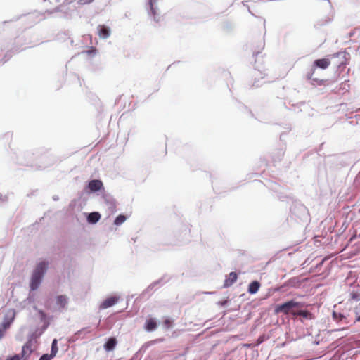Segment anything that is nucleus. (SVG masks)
I'll return each instance as SVG.
<instances>
[{
    "label": "nucleus",
    "instance_id": "obj_1",
    "mask_svg": "<svg viewBox=\"0 0 360 360\" xmlns=\"http://www.w3.org/2000/svg\"><path fill=\"white\" fill-rule=\"evenodd\" d=\"M48 266L49 262L46 261H41L37 264L30 283V287L32 290H35L39 288Z\"/></svg>",
    "mask_w": 360,
    "mask_h": 360
},
{
    "label": "nucleus",
    "instance_id": "obj_2",
    "mask_svg": "<svg viewBox=\"0 0 360 360\" xmlns=\"http://www.w3.org/2000/svg\"><path fill=\"white\" fill-rule=\"evenodd\" d=\"M303 307V304L293 300L288 301L276 307L275 314L283 313L285 315L291 314L296 316L298 309Z\"/></svg>",
    "mask_w": 360,
    "mask_h": 360
},
{
    "label": "nucleus",
    "instance_id": "obj_3",
    "mask_svg": "<svg viewBox=\"0 0 360 360\" xmlns=\"http://www.w3.org/2000/svg\"><path fill=\"white\" fill-rule=\"evenodd\" d=\"M348 56L349 54L345 51L338 52L328 56L330 58V62L333 61V64L338 69H344L345 68L349 60Z\"/></svg>",
    "mask_w": 360,
    "mask_h": 360
},
{
    "label": "nucleus",
    "instance_id": "obj_4",
    "mask_svg": "<svg viewBox=\"0 0 360 360\" xmlns=\"http://www.w3.org/2000/svg\"><path fill=\"white\" fill-rule=\"evenodd\" d=\"M330 63V58L329 57L327 58H321L315 60L313 63L311 72L307 74V79H312L313 75L315 72L316 68L325 70L329 67Z\"/></svg>",
    "mask_w": 360,
    "mask_h": 360
},
{
    "label": "nucleus",
    "instance_id": "obj_5",
    "mask_svg": "<svg viewBox=\"0 0 360 360\" xmlns=\"http://www.w3.org/2000/svg\"><path fill=\"white\" fill-rule=\"evenodd\" d=\"M98 34L100 38L107 39L110 35V29L103 25H100L98 26Z\"/></svg>",
    "mask_w": 360,
    "mask_h": 360
},
{
    "label": "nucleus",
    "instance_id": "obj_6",
    "mask_svg": "<svg viewBox=\"0 0 360 360\" xmlns=\"http://www.w3.org/2000/svg\"><path fill=\"white\" fill-rule=\"evenodd\" d=\"M103 182L101 180H91L89 181L88 188L93 192L98 191L103 188Z\"/></svg>",
    "mask_w": 360,
    "mask_h": 360
},
{
    "label": "nucleus",
    "instance_id": "obj_7",
    "mask_svg": "<svg viewBox=\"0 0 360 360\" xmlns=\"http://www.w3.org/2000/svg\"><path fill=\"white\" fill-rule=\"evenodd\" d=\"M238 275L236 272H231L226 277L224 283V287L228 288L232 285L237 280Z\"/></svg>",
    "mask_w": 360,
    "mask_h": 360
},
{
    "label": "nucleus",
    "instance_id": "obj_8",
    "mask_svg": "<svg viewBox=\"0 0 360 360\" xmlns=\"http://www.w3.org/2000/svg\"><path fill=\"white\" fill-rule=\"evenodd\" d=\"M117 298L115 297H110L105 300L100 305V308L102 309H107L113 306L117 302Z\"/></svg>",
    "mask_w": 360,
    "mask_h": 360
},
{
    "label": "nucleus",
    "instance_id": "obj_9",
    "mask_svg": "<svg viewBox=\"0 0 360 360\" xmlns=\"http://www.w3.org/2000/svg\"><path fill=\"white\" fill-rule=\"evenodd\" d=\"M259 288L260 283L257 281H254L250 283L248 286V292L250 294H255L259 290Z\"/></svg>",
    "mask_w": 360,
    "mask_h": 360
},
{
    "label": "nucleus",
    "instance_id": "obj_10",
    "mask_svg": "<svg viewBox=\"0 0 360 360\" xmlns=\"http://www.w3.org/2000/svg\"><path fill=\"white\" fill-rule=\"evenodd\" d=\"M157 323L154 319H150L146 322V330L148 331H153L157 328Z\"/></svg>",
    "mask_w": 360,
    "mask_h": 360
},
{
    "label": "nucleus",
    "instance_id": "obj_11",
    "mask_svg": "<svg viewBox=\"0 0 360 360\" xmlns=\"http://www.w3.org/2000/svg\"><path fill=\"white\" fill-rule=\"evenodd\" d=\"M117 344V340L115 338H110L105 344L104 347L107 351L112 350Z\"/></svg>",
    "mask_w": 360,
    "mask_h": 360
},
{
    "label": "nucleus",
    "instance_id": "obj_12",
    "mask_svg": "<svg viewBox=\"0 0 360 360\" xmlns=\"http://www.w3.org/2000/svg\"><path fill=\"white\" fill-rule=\"evenodd\" d=\"M157 0H150L149 1V6H150V13L154 18V20L156 22H159L160 19L156 17L157 12L155 10V8L154 7V5L156 4Z\"/></svg>",
    "mask_w": 360,
    "mask_h": 360
},
{
    "label": "nucleus",
    "instance_id": "obj_13",
    "mask_svg": "<svg viewBox=\"0 0 360 360\" xmlns=\"http://www.w3.org/2000/svg\"><path fill=\"white\" fill-rule=\"evenodd\" d=\"M101 218V214L98 212H91L88 216V221L90 223H96Z\"/></svg>",
    "mask_w": 360,
    "mask_h": 360
},
{
    "label": "nucleus",
    "instance_id": "obj_14",
    "mask_svg": "<svg viewBox=\"0 0 360 360\" xmlns=\"http://www.w3.org/2000/svg\"><path fill=\"white\" fill-rule=\"evenodd\" d=\"M57 304L64 308L67 304V297L65 295H59L57 297Z\"/></svg>",
    "mask_w": 360,
    "mask_h": 360
},
{
    "label": "nucleus",
    "instance_id": "obj_15",
    "mask_svg": "<svg viewBox=\"0 0 360 360\" xmlns=\"http://www.w3.org/2000/svg\"><path fill=\"white\" fill-rule=\"evenodd\" d=\"M302 316L304 319H309L311 318V313L307 310H302L300 309H298L296 316Z\"/></svg>",
    "mask_w": 360,
    "mask_h": 360
},
{
    "label": "nucleus",
    "instance_id": "obj_16",
    "mask_svg": "<svg viewBox=\"0 0 360 360\" xmlns=\"http://www.w3.org/2000/svg\"><path fill=\"white\" fill-rule=\"evenodd\" d=\"M57 340L56 339H54L52 342V345H51V354L54 357L56 356L58 351V345H57Z\"/></svg>",
    "mask_w": 360,
    "mask_h": 360
},
{
    "label": "nucleus",
    "instance_id": "obj_17",
    "mask_svg": "<svg viewBox=\"0 0 360 360\" xmlns=\"http://www.w3.org/2000/svg\"><path fill=\"white\" fill-rule=\"evenodd\" d=\"M127 218L125 216L122 214H120L116 217V219L114 221V224L117 226L121 225L122 223H124L126 221Z\"/></svg>",
    "mask_w": 360,
    "mask_h": 360
},
{
    "label": "nucleus",
    "instance_id": "obj_18",
    "mask_svg": "<svg viewBox=\"0 0 360 360\" xmlns=\"http://www.w3.org/2000/svg\"><path fill=\"white\" fill-rule=\"evenodd\" d=\"M333 316L334 319H335L338 321H342L344 319H345L344 315H342V314H338L335 311L333 312Z\"/></svg>",
    "mask_w": 360,
    "mask_h": 360
},
{
    "label": "nucleus",
    "instance_id": "obj_19",
    "mask_svg": "<svg viewBox=\"0 0 360 360\" xmlns=\"http://www.w3.org/2000/svg\"><path fill=\"white\" fill-rule=\"evenodd\" d=\"M10 326V322H4L2 323L3 329L0 328V338L3 336V332L4 330H6L7 328H8Z\"/></svg>",
    "mask_w": 360,
    "mask_h": 360
},
{
    "label": "nucleus",
    "instance_id": "obj_20",
    "mask_svg": "<svg viewBox=\"0 0 360 360\" xmlns=\"http://www.w3.org/2000/svg\"><path fill=\"white\" fill-rule=\"evenodd\" d=\"M94 0H75V1L79 5H85L93 2Z\"/></svg>",
    "mask_w": 360,
    "mask_h": 360
},
{
    "label": "nucleus",
    "instance_id": "obj_21",
    "mask_svg": "<svg viewBox=\"0 0 360 360\" xmlns=\"http://www.w3.org/2000/svg\"><path fill=\"white\" fill-rule=\"evenodd\" d=\"M53 358V356L51 354L49 355L44 354L40 357L39 360H51Z\"/></svg>",
    "mask_w": 360,
    "mask_h": 360
},
{
    "label": "nucleus",
    "instance_id": "obj_22",
    "mask_svg": "<svg viewBox=\"0 0 360 360\" xmlns=\"http://www.w3.org/2000/svg\"><path fill=\"white\" fill-rule=\"evenodd\" d=\"M351 299L353 300H359L360 295L356 292H353L351 294Z\"/></svg>",
    "mask_w": 360,
    "mask_h": 360
},
{
    "label": "nucleus",
    "instance_id": "obj_23",
    "mask_svg": "<svg viewBox=\"0 0 360 360\" xmlns=\"http://www.w3.org/2000/svg\"><path fill=\"white\" fill-rule=\"evenodd\" d=\"M6 360H20L19 355H15L12 357L7 359Z\"/></svg>",
    "mask_w": 360,
    "mask_h": 360
},
{
    "label": "nucleus",
    "instance_id": "obj_24",
    "mask_svg": "<svg viewBox=\"0 0 360 360\" xmlns=\"http://www.w3.org/2000/svg\"><path fill=\"white\" fill-rule=\"evenodd\" d=\"M8 315L11 316V319H13L14 317V311L13 310H10L8 311Z\"/></svg>",
    "mask_w": 360,
    "mask_h": 360
},
{
    "label": "nucleus",
    "instance_id": "obj_25",
    "mask_svg": "<svg viewBox=\"0 0 360 360\" xmlns=\"http://www.w3.org/2000/svg\"><path fill=\"white\" fill-rule=\"evenodd\" d=\"M164 323L167 326V327H169L170 326V321L167 319L164 321Z\"/></svg>",
    "mask_w": 360,
    "mask_h": 360
},
{
    "label": "nucleus",
    "instance_id": "obj_26",
    "mask_svg": "<svg viewBox=\"0 0 360 360\" xmlns=\"http://www.w3.org/2000/svg\"><path fill=\"white\" fill-rule=\"evenodd\" d=\"M264 41L262 40V41H261V42H260L259 49H264Z\"/></svg>",
    "mask_w": 360,
    "mask_h": 360
},
{
    "label": "nucleus",
    "instance_id": "obj_27",
    "mask_svg": "<svg viewBox=\"0 0 360 360\" xmlns=\"http://www.w3.org/2000/svg\"><path fill=\"white\" fill-rule=\"evenodd\" d=\"M95 52H96V49H94L87 51L88 54H92V53H94Z\"/></svg>",
    "mask_w": 360,
    "mask_h": 360
},
{
    "label": "nucleus",
    "instance_id": "obj_28",
    "mask_svg": "<svg viewBox=\"0 0 360 360\" xmlns=\"http://www.w3.org/2000/svg\"><path fill=\"white\" fill-rule=\"evenodd\" d=\"M356 321H360V316H358L356 319Z\"/></svg>",
    "mask_w": 360,
    "mask_h": 360
}]
</instances>
